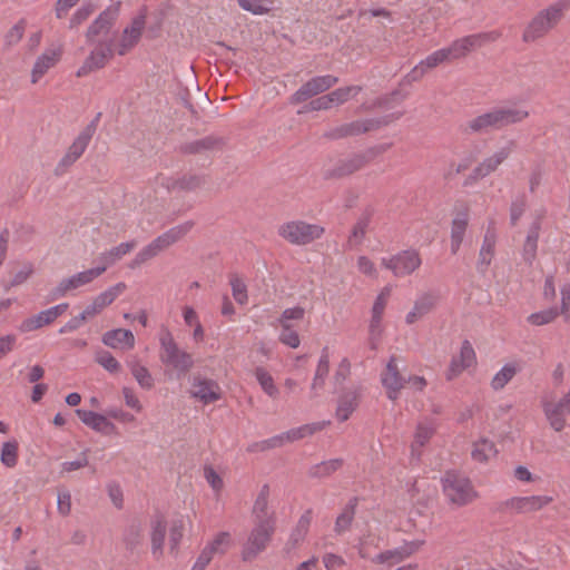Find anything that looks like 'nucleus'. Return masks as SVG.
Here are the masks:
<instances>
[{"label":"nucleus","instance_id":"e2e57ef3","mask_svg":"<svg viewBox=\"0 0 570 570\" xmlns=\"http://www.w3.org/2000/svg\"><path fill=\"white\" fill-rule=\"evenodd\" d=\"M95 360L109 373H117L120 370V363L108 351L97 352Z\"/></svg>","mask_w":570,"mask_h":570},{"label":"nucleus","instance_id":"aec40b11","mask_svg":"<svg viewBox=\"0 0 570 570\" xmlns=\"http://www.w3.org/2000/svg\"><path fill=\"white\" fill-rule=\"evenodd\" d=\"M190 395L203 404H210L222 397V392L216 381L196 375L191 380Z\"/></svg>","mask_w":570,"mask_h":570},{"label":"nucleus","instance_id":"6ab92c4d","mask_svg":"<svg viewBox=\"0 0 570 570\" xmlns=\"http://www.w3.org/2000/svg\"><path fill=\"white\" fill-rule=\"evenodd\" d=\"M445 62H451L445 48L438 49L414 66L412 70L404 76L403 82L409 85L419 81L429 70Z\"/></svg>","mask_w":570,"mask_h":570},{"label":"nucleus","instance_id":"bb28decb","mask_svg":"<svg viewBox=\"0 0 570 570\" xmlns=\"http://www.w3.org/2000/svg\"><path fill=\"white\" fill-rule=\"evenodd\" d=\"M541 230V217L538 216L529 226L521 248V256L528 266H532L538 252V242Z\"/></svg>","mask_w":570,"mask_h":570},{"label":"nucleus","instance_id":"ea45409f","mask_svg":"<svg viewBox=\"0 0 570 570\" xmlns=\"http://www.w3.org/2000/svg\"><path fill=\"white\" fill-rule=\"evenodd\" d=\"M330 422H315L309 424H304L298 428L291 429L283 433L285 442H294L301 439H304L308 435H312L318 431H322Z\"/></svg>","mask_w":570,"mask_h":570},{"label":"nucleus","instance_id":"09e8293b","mask_svg":"<svg viewBox=\"0 0 570 570\" xmlns=\"http://www.w3.org/2000/svg\"><path fill=\"white\" fill-rule=\"evenodd\" d=\"M126 288H127V285L124 282H119V283L115 284L114 286H110L109 288H107L106 291L100 293L99 295H97L94 298V302L96 303L98 308H100V311L102 312V309L105 307L109 306L110 304H112L115 302V299L126 291Z\"/></svg>","mask_w":570,"mask_h":570},{"label":"nucleus","instance_id":"f03ea898","mask_svg":"<svg viewBox=\"0 0 570 570\" xmlns=\"http://www.w3.org/2000/svg\"><path fill=\"white\" fill-rule=\"evenodd\" d=\"M569 0H559L548 8L539 11L528 23L523 31L524 42H533L549 33L563 18L569 8Z\"/></svg>","mask_w":570,"mask_h":570},{"label":"nucleus","instance_id":"37998d69","mask_svg":"<svg viewBox=\"0 0 570 570\" xmlns=\"http://www.w3.org/2000/svg\"><path fill=\"white\" fill-rule=\"evenodd\" d=\"M254 376L266 395L272 399L278 397L279 390L276 386L272 374L265 367L257 366L254 370Z\"/></svg>","mask_w":570,"mask_h":570},{"label":"nucleus","instance_id":"338daca9","mask_svg":"<svg viewBox=\"0 0 570 570\" xmlns=\"http://www.w3.org/2000/svg\"><path fill=\"white\" fill-rule=\"evenodd\" d=\"M33 273V266L31 263H26L23 266L14 273L12 279L4 284V289L9 291L11 287L23 284Z\"/></svg>","mask_w":570,"mask_h":570},{"label":"nucleus","instance_id":"8fccbe9b","mask_svg":"<svg viewBox=\"0 0 570 570\" xmlns=\"http://www.w3.org/2000/svg\"><path fill=\"white\" fill-rule=\"evenodd\" d=\"M124 541L127 549L135 550L144 542V527L140 522L130 523L124 532Z\"/></svg>","mask_w":570,"mask_h":570},{"label":"nucleus","instance_id":"79ce46f5","mask_svg":"<svg viewBox=\"0 0 570 570\" xmlns=\"http://www.w3.org/2000/svg\"><path fill=\"white\" fill-rule=\"evenodd\" d=\"M519 366L515 363L504 364L492 377L491 387L493 391H501L519 372Z\"/></svg>","mask_w":570,"mask_h":570},{"label":"nucleus","instance_id":"774afa93","mask_svg":"<svg viewBox=\"0 0 570 570\" xmlns=\"http://www.w3.org/2000/svg\"><path fill=\"white\" fill-rule=\"evenodd\" d=\"M561 304L558 308L566 322L570 321V283H566L560 288Z\"/></svg>","mask_w":570,"mask_h":570},{"label":"nucleus","instance_id":"e433bc0d","mask_svg":"<svg viewBox=\"0 0 570 570\" xmlns=\"http://www.w3.org/2000/svg\"><path fill=\"white\" fill-rule=\"evenodd\" d=\"M469 223V215L466 212L459 213L452 220L451 226V252L456 254L463 242L465 230Z\"/></svg>","mask_w":570,"mask_h":570},{"label":"nucleus","instance_id":"58836bf2","mask_svg":"<svg viewBox=\"0 0 570 570\" xmlns=\"http://www.w3.org/2000/svg\"><path fill=\"white\" fill-rule=\"evenodd\" d=\"M131 375L135 377L139 386L144 390L154 387V379L149 370L142 365L139 360L132 357L126 362Z\"/></svg>","mask_w":570,"mask_h":570},{"label":"nucleus","instance_id":"680f3d73","mask_svg":"<svg viewBox=\"0 0 570 570\" xmlns=\"http://www.w3.org/2000/svg\"><path fill=\"white\" fill-rule=\"evenodd\" d=\"M527 208V197L525 195L517 196L510 205V224L515 226L522 215L524 214Z\"/></svg>","mask_w":570,"mask_h":570},{"label":"nucleus","instance_id":"4d7b16f0","mask_svg":"<svg viewBox=\"0 0 570 570\" xmlns=\"http://www.w3.org/2000/svg\"><path fill=\"white\" fill-rule=\"evenodd\" d=\"M1 463L7 468H14L18 463V443L16 441H8L2 444Z\"/></svg>","mask_w":570,"mask_h":570},{"label":"nucleus","instance_id":"412c9836","mask_svg":"<svg viewBox=\"0 0 570 570\" xmlns=\"http://www.w3.org/2000/svg\"><path fill=\"white\" fill-rule=\"evenodd\" d=\"M381 382L386 390L387 397L392 401L396 400L400 391L404 387L405 379L400 374L395 356H391L389 360L381 374Z\"/></svg>","mask_w":570,"mask_h":570},{"label":"nucleus","instance_id":"1a4fd4ad","mask_svg":"<svg viewBox=\"0 0 570 570\" xmlns=\"http://www.w3.org/2000/svg\"><path fill=\"white\" fill-rule=\"evenodd\" d=\"M275 524L271 520L263 522H255L246 543L242 550V559L244 561H250L264 551L271 541L274 532Z\"/></svg>","mask_w":570,"mask_h":570},{"label":"nucleus","instance_id":"3c124183","mask_svg":"<svg viewBox=\"0 0 570 570\" xmlns=\"http://www.w3.org/2000/svg\"><path fill=\"white\" fill-rule=\"evenodd\" d=\"M238 6L252 14L263 16L273 9V0H236Z\"/></svg>","mask_w":570,"mask_h":570},{"label":"nucleus","instance_id":"4be33fe9","mask_svg":"<svg viewBox=\"0 0 570 570\" xmlns=\"http://www.w3.org/2000/svg\"><path fill=\"white\" fill-rule=\"evenodd\" d=\"M476 363L475 352L469 341H464L461 345L460 353L453 356L445 377L448 381L456 379L463 371Z\"/></svg>","mask_w":570,"mask_h":570},{"label":"nucleus","instance_id":"13d9d810","mask_svg":"<svg viewBox=\"0 0 570 570\" xmlns=\"http://www.w3.org/2000/svg\"><path fill=\"white\" fill-rule=\"evenodd\" d=\"M202 183H203V179L198 176L183 177L181 179L176 180V181H171L170 179L161 178V185L168 190L171 188H176V187L180 188V189H195L198 186H200Z\"/></svg>","mask_w":570,"mask_h":570},{"label":"nucleus","instance_id":"c756f323","mask_svg":"<svg viewBox=\"0 0 570 570\" xmlns=\"http://www.w3.org/2000/svg\"><path fill=\"white\" fill-rule=\"evenodd\" d=\"M76 413L83 424L96 432L111 434L116 431V425L102 414L82 409L76 410Z\"/></svg>","mask_w":570,"mask_h":570},{"label":"nucleus","instance_id":"5fc2aeb1","mask_svg":"<svg viewBox=\"0 0 570 570\" xmlns=\"http://www.w3.org/2000/svg\"><path fill=\"white\" fill-rule=\"evenodd\" d=\"M368 224H370V215L366 214L364 216H362L357 222L356 224L354 225L352 232H351V235L348 237V240H347V245L350 248H354L356 246H358L365 234H366V229L368 227Z\"/></svg>","mask_w":570,"mask_h":570},{"label":"nucleus","instance_id":"f3484780","mask_svg":"<svg viewBox=\"0 0 570 570\" xmlns=\"http://www.w3.org/2000/svg\"><path fill=\"white\" fill-rule=\"evenodd\" d=\"M145 26L146 10L142 9L137 16L132 18L130 24L124 29L118 43H116V52L119 56H125L139 42Z\"/></svg>","mask_w":570,"mask_h":570},{"label":"nucleus","instance_id":"4468645a","mask_svg":"<svg viewBox=\"0 0 570 570\" xmlns=\"http://www.w3.org/2000/svg\"><path fill=\"white\" fill-rule=\"evenodd\" d=\"M338 82V78L333 75L315 76L303 83L291 97L294 105L304 102L320 94L331 89Z\"/></svg>","mask_w":570,"mask_h":570},{"label":"nucleus","instance_id":"052dcab7","mask_svg":"<svg viewBox=\"0 0 570 570\" xmlns=\"http://www.w3.org/2000/svg\"><path fill=\"white\" fill-rule=\"evenodd\" d=\"M96 10V6L91 2H85L81 7H79L69 21V28L76 29L82 22H85Z\"/></svg>","mask_w":570,"mask_h":570},{"label":"nucleus","instance_id":"f257e3e1","mask_svg":"<svg viewBox=\"0 0 570 570\" xmlns=\"http://www.w3.org/2000/svg\"><path fill=\"white\" fill-rule=\"evenodd\" d=\"M528 116L529 111L518 104L499 105L469 120L464 130L472 134H487L519 124Z\"/></svg>","mask_w":570,"mask_h":570},{"label":"nucleus","instance_id":"69168bd1","mask_svg":"<svg viewBox=\"0 0 570 570\" xmlns=\"http://www.w3.org/2000/svg\"><path fill=\"white\" fill-rule=\"evenodd\" d=\"M49 325L41 312L23 320L19 325V331L22 333H29L39 330L43 326Z\"/></svg>","mask_w":570,"mask_h":570},{"label":"nucleus","instance_id":"f8f14e48","mask_svg":"<svg viewBox=\"0 0 570 570\" xmlns=\"http://www.w3.org/2000/svg\"><path fill=\"white\" fill-rule=\"evenodd\" d=\"M381 264L391 271L395 277H404L413 274L422 264L420 253L416 249H405L391 257H383Z\"/></svg>","mask_w":570,"mask_h":570},{"label":"nucleus","instance_id":"473e14b6","mask_svg":"<svg viewBox=\"0 0 570 570\" xmlns=\"http://www.w3.org/2000/svg\"><path fill=\"white\" fill-rule=\"evenodd\" d=\"M61 50L59 48H50L38 57L32 69V82L36 83L51 67L60 59Z\"/></svg>","mask_w":570,"mask_h":570},{"label":"nucleus","instance_id":"39448f33","mask_svg":"<svg viewBox=\"0 0 570 570\" xmlns=\"http://www.w3.org/2000/svg\"><path fill=\"white\" fill-rule=\"evenodd\" d=\"M540 403L551 429L561 432L570 415V386L559 399H554L552 394L542 395Z\"/></svg>","mask_w":570,"mask_h":570},{"label":"nucleus","instance_id":"9b49d317","mask_svg":"<svg viewBox=\"0 0 570 570\" xmlns=\"http://www.w3.org/2000/svg\"><path fill=\"white\" fill-rule=\"evenodd\" d=\"M120 10V2H116L107 7L100 14L92 21L86 32L87 42H97L99 40L115 38L111 33V28L116 22Z\"/></svg>","mask_w":570,"mask_h":570},{"label":"nucleus","instance_id":"b1692460","mask_svg":"<svg viewBox=\"0 0 570 570\" xmlns=\"http://www.w3.org/2000/svg\"><path fill=\"white\" fill-rule=\"evenodd\" d=\"M423 543L422 540L404 542V544L397 548L379 553L372 561L375 563H399L415 553Z\"/></svg>","mask_w":570,"mask_h":570},{"label":"nucleus","instance_id":"2eb2a0df","mask_svg":"<svg viewBox=\"0 0 570 570\" xmlns=\"http://www.w3.org/2000/svg\"><path fill=\"white\" fill-rule=\"evenodd\" d=\"M387 117L382 118H367L355 120L347 124H342L327 132V137L332 139H340L350 136H358L375 129L381 128L389 124Z\"/></svg>","mask_w":570,"mask_h":570},{"label":"nucleus","instance_id":"49530a36","mask_svg":"<svg viewBox=\"0 0 570 570\" xmlns=\"http://www.w3.org/2000/svg\"><path fill=\"white\" fill-rule=\"evenodd\" d=\"M497 453L498 451L492 441L481 439L473 444L471 455L474 461L484 463L494 458Z\"/></svg>","mask_w":570,"mask_h":570},{"label":"nucleus","instance_id":"6e6552de","mask_svg":"<svg viewBox=\"0 0 570 570\" xmlns=\"http://www.w3.org/2000/svg\"><path fill=\"white\" fill-rule=\"evenodd\" d=\"M92 47L89 56L85 59L82 66L77 70V77H83L91 71L104 68L114 57L116 51L115 38L99 40L97 42H87Z\"/></svg>","mask_w":570,"mask_h":570},{"label":"nucleus","instance_id":"0e129e2a","mask_svg":"<svg viewBox=\"0 0 570 570\" xmlns=\"http://www.w3.org/2000/svg\"><path fill=\"white\" fill-rule=\"evenodd\" d=\"M281 327L282 331L278 336L279 342L291 348H297L301 344L298 333L291 325H284Z\"/></svg>","mask_w":570,"mask_h":570},{"label":"nucleus","instance_id":"864d4df0","mask_svg":"<svg viewBox=\"0 0 570 570\" xmlns=\"http://www.w3.org/2000/svg\"><path fill=\"white\" fill-rule=\"evenodd\" d=\"M342 465V459H331L312 466L309 473L312 476L315 478H326L332 473L336 472L337 470H340Z\"/></svg>","mask_w":570,"mask_h":570},{"label":"nucleus","instance_id":"cd10ccee","mask_svg":"<svg viewBox=\"0 0 570 570\" xmlns=\"http://www.w3.org/2000/svg\"><path fill=\"white\" fill-rule=\"evenodd\" d=\"M193 226V222H185L157 236L154 240L150 242V244L159 254L187 235L191 230Z\"/></svg>","mask_w":570,"mask_h":570},{"label":"nucleus","instance_id":"ddd939ff","mask_svg":"<svg viewBox=\"0 0 570 570\" xmlns=\"http://www.w3.org/2000/svg\"><path fill=\"white\" fill-rule=\"evenodd\" d=\"M514 141L510 140L504 146L498 148L492 155L485 157L470 174L465 185H471L478 179L485 178L494 173L499 166L507 160L514 149Z\"/></svg>","mask_w":570,"mask_h":570},{"label":"nucleus","instance_id":"423d86ee","mask_svg":"<svg viewBox=\"0 0 570 570\" xmlns=\"http://www.w3.org/2000/svg\"><path fill=\"white\" fill-rule=\"evenodd\" d=\"M500 37L501 33L497 30L479 32L455 39L450 46L444 48L450 61H454L466 57L475 49L497 41Z\"/></svg>","mask_w":570,"mask_h":570},{"label":"nucleus","instance_id":"393cba45","mask_svg":"<svg viewBox=\"0 0 570 570\" xmlns=\"http://www.w3.org/2000/svg\"><path fill=\"white\" fill-rule=\"evenodd\" d=\"M439 301L440 294L438 291H426L417 295L413 308L406 314V323H415L419 318L430 313Z\"/></svg>","mask_w":570,"mask_h":570},{"label":"nucleus","instance_id":"c85d7f7f","mask_svg":"<svg viewBox=\"0 0 570 570\" xmlns=\"http://www.w3.org/2000/svg\"><path fill=\"white\" fill-rule=\"evenodd\" d=\"M193 226V222H185L157 236L154 240L150 242V244L159 254L187 235L191 230Z\"/></svg>","mask_w":570,"mask_h":570},{"label":"nucleus","instance_id":"c03bdc74","mask_svg":"<svg viewBox=\"0 0 570 570\" xmlns=\"http://www.w3.org/2000/svg\"><path fill=\"white\" fill-rule=\"evenodd\" d=\"M357 499L353 498L344 507L343 511L338 514L335 521L334 531L336 534H342L347 531L352 524L355 515Z\"/></svg>","mask_w":570,"mask_h":570},{"label":"nucleus","instance_id":"c9c22d12","mask_svg":"<svg viewBox=\"0 0 570 570\" xmlns=\"http://www.w3.org/2000/svg\"><path fill=\"white\" fill-rule=\"evenodd\" d=\"M151 553L156 559H159L164 552V542L166 534V521L161 515H156L151 520Z\"/></svg>","mask_w":570,"mask_h":570},{"label":"nucleus","instance_id":"a18cd8bd","mask_svg":"<svg viewBox=\"0 0 570 570\" xmlns=\"http://www.w3.org/2000/svg\"><path fill=\"white\" fill-rule=\"evenodd\" d=\"M183 318L188 327H193V340L196 343L203 342L205 340V331L196 311L191 306H184Z\"/></svg>","mask_w":570,"mask_h":570},{"label":"nucleus","instance_id":"de8ad7c7","mask_svg":"<svg viewBox=\"0 0 570 570\" xmlns=\"http://www.w3.org/2000/svg\"><path fill=\"white\" fill-rule=\"evenodd\" d=\"M384 309L385 306H382L381 302H374L370 322V340L373 348L376 347V341L380 338L382 333L381 322Z\"/></svg>","mask_w":570,"mask_h":570},{"label":"nucleus","instance_id":"0eeeda50","mask_svg":"<svg viewBox=\"0 0 570 570\" xmlns=\"http://www.w3.org/2000/svg\"><path fill=\"white\" fill-rule=\"evenodd\" d=\"M324 234V228L317 224L304 220H292L279 226L278 235L293 245H307L318 239Z\"/></svg>","mask_w":570,"mask_h":570},{"label":"nucleus","instance_id":"a878e982","mask_svg":"<svg viewBox=\"0 0 570 570\" xmlns=\"http://www.w3.org/2000/svg\"><path fill=\"white\" fill-rule=\"evenodd\" d=\"M436 430L432 420L419 422L411 444V462H419L422 455V448L429 443Z\"/></svg>","mask_w":570,"mask_h":570},{"label":"nucleus","instance_id":"7ed1b4c3","mask_svg":"<svg viewBox=\"0 0 570 570\" xmlns=\"http://www.w3.org/2000/svg\"><path fill=\"white\" fill-rule=\"evenodd\" d=\"M160 361L175 371L178 375H185L194 366L193 355L181 350L176 343L171 332L167 327H163L159 333Z\"/></svg>","mask_w":570,"mask_h":570},{"label":"nucleus","instance_id":"f704fd0d","mask_svg":"<svg viewBox=\"0 0 570 570\" xmlns=\"http://www.w3.org/2000/svg\"><path fill=\"white\" fill-rule=\"evenodd\" d=\"M269 485L264 484L253 505L255 522L272 521L276 523L275 514L268 511Z\"/></svg>","mask_w":570,"mask_h":570},{"label":"nucleus","instance_id":"72a5a7b5","mask_svg":"<svg viewBox=\"0 0 570 570\" xmlns=\"http://www.w3.org/2000/svg\"><path fill=\"white\" fill-rule=\"evenodd\" d=\"M313 519V510L307 509L298 519L295 528L292 530L288 541L286 543L287 549H295L306 538Z\"/></svg>","mask_w":570,"mask_h":570},{"label":"nucleus","instance_id":"bf43d9fd","mask_svg":"<svg viewBox=\"0 0 570 570\" xmlns=\"http://www.w3.org/2000/svg\"><path fill=\"white\" fill-rule=\"evenodd\" d=\"M286 444L283 433L274 435L269 439L254 442L247 448L248 452H264L271 449L281 448Z\"/></svg>","mask_w":570,"mask_h":570},{"label":"nucleus","instance_id":"2f4dec72","mask_svg":"<svg viewBox=\"0 0 570 570\" xmlns=\"http://www.w3.org/2000/svg\"><path fill=\"white\" fill-rule=\"evenodd\" d=\"M360 396L361 392L358 389L346 391L340 396L336 407V419L338 421L344 422L350 419L358 406Z\"/></svg>","mask_w":570,"mask_h":570},{"label":"nucleus","instance_id":"a19ab883","mask_svg":"<svg viewBox=\"0 0 570 570\" xmlns=\"http://www.w3.org/2000/svg\"><path fill=\"white\" fill-rule=\"evenodd\" d=\"M494 248L495 236L494 234L487 233L479 253L478 269L480 272L484 273L488 269L494 255Z\"/></svg>","mask_w":570,"mask_h":570},{"label":"nucleus","instance_id":"a211bd4d","mask_svg":"<svg viewBox=\"0 0 570 570\" xmlns=\"http://www.w3.org/2000/svg\"><path fill=\"white\" fill-rule=\"evenodd\" d=\"M553 501L549 495L513 497L501 503L502 511L530 513L539 511Z\"/></svg>","mask_w":570,"mask_h":570},{"label":"nucleus","instance_id":"20e7f679","mask_svg":"<svg viewBox=\"0 0 570 570\" xmlns=\"http://www.w3.org/2000/svg\"><path fill=\"white\" fill-rule=\"evenodd\" d=\"M442 489L448 501L456 507L468 505L478 498L470 479L455 471H448L444 474Z\"/></svg>","mask_w":570,"mask_h":570},{"label":"nucleus","instance_id":"7c9ffc66","mask_svg":"<svg viewBox=\"0 0 570 570\" xmlns=\"http://www.w3.org/2000/svg\"><path fill=\"white\" fill-rule=\"evenodd\" d=\"M102 343L115 350H131L135 346V336L130 330L115 328L102 335Z\"/></svg>","mask_w":570,"mask_h":570},{"label":"nucleus","instance_id":"603ef678","mask_svg":"<svg viewBox=\"0 0 570 570\" xmlns=\"http://www.w3.org/2000/svg\"><path fill=\"white\" fill-rule=\"evenodd\" d=\"M362 91L361 86H346L337 88L331 92H328L332 105L334 106H341L345 102H347L350 99L356 97Z\"/></svg>","mask_w":570,"mask_h":570},{"label":"nucleus","instance_id":"6e6d98bb","mask_svg":"<svg viewBox=\"0 0 570 570\" xmlns=\"http://www.w3.org/2000/svg\"><path fill=\"white\" fill-rule=\"evenodd\" d=\"M559 315L557 307H549L547 309L535 312L527 317L528 323L534 326H542L552 323Z\"/></svg>","mask_w":570,"mask_h":570},{"label":"nucleus","instance_id":"dca6fc26","mask_svg":"<svg viewBox=\"0 0 570 570\" xmlns=\"http://www.w3.org/2000/svg\"><path fill=\"white\" fill-rule=\"evenodd\" d=\"M92 126H86L79 135L75 138L72 144L69 146L65 156L58 163L55 173L56 175H62L67 168L72 166L86 151L92 139Z\"/></svg>","mask_w":570,"mask_h":570},{"label":"nucleus","instance_id":"9d476101","mask_svg":"<svg viewBox=\"0 0 570 570\" xmlns=\"http://www.w3.org/2000/svg\"><path fill=\"white\" fill-rule=\"evenodd\" d=\"M106 272V267H92L69 277L62 278L49 293V299L56 301L67 296L69 293L90 284L94 279Z\"/></svg>","mask_w":570,"mask_h":570},{"label":"nucleus","instance_id":"4c0bfd02","mask_svg":"<svg viewBox=\"0 0 570 570\" xmlns=\"http://www.w3.org/2000/svg\"><path fill=\"white\" fill-rule=\"evenodd\" d=\"M136 240L124 242L110 248L109 250L101 253L99 256V261L102 263V265H100L99 267H106L107 269L109 266L114 265L125 255L130 253L136 247Z\"/></svg>","mask_w":570,"mask_h":570},{"label":"nucleus","instance_id":"5701e85b","mask_svg":"<svg viewBox=\"0 0 570 570\" xmlns=\"http://www.w3.org/2000/svg\"><path fill=\"white\" fill-rule=\"evenodd\" d=\"M372 158L371 153L353 154L340 159L336 165L326 171V177H344L351 175L365 166Z\"/></svg>","mask_w":570,"mask_h":570}]
</instances>
